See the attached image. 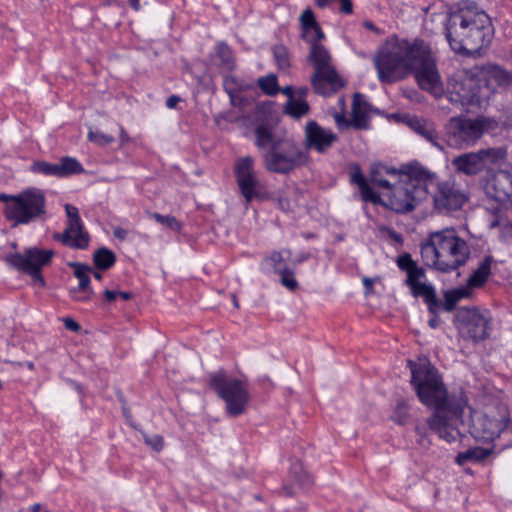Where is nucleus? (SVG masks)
Instances as JSON below:
<instances>
[{
    "instance_id": "obj_60",
    "label": "nucleus",
    "mask_w": 512,
    "mask_h": 512,
    "mask_svg": "<svg viewBox=\"0 0 512 512\" xmlns=\"http://www.w3.org/2000/svg\"><path fill=\"white\" fill-rule=\"evenodd\" d=\"M363 26L366 29H368V30H370V31H372V32H374L376 34H380L381 33V30L377 26H375L373 22H371L369 20L364 21L363 22Z\"/></svg>"
},
{
    "instance_id": "obj_35",
    "label": "nucleus",
    "mask_w": 512,
    "mask_h": 512,
    "mask_svg": "<svg viewBox=\"0 0 512 512\" xmlns=\"http://www.w3.org/2000/svg\"><path fill=\"white\" fill-rule=\"evenodd\" d=\"M31 171L38 174H43L46 176H56L59 177V170L57 163H49L45 161H35L31 165Z\"/></svg>"
},
{
    "instance_id": "obj_57",
    "label": "nucleus",
    "mask_w": 512,
    "mask_h": 512,
    "mask_svg": "<svg viewBox=\"0 0 512 512\" xmlns=\"http://www.w3.org/2000/svg\"><path fill=\"white\" fill-rule=\"evenodd\" d=\"M349 120L350 119H347L343 114H337L335 116V121L339 127H351Z\"/></svg>"
},
{
    "instance_id": "obj_14",
    "label": "nucleus",
    "mask_w": 512,
    "mask_h": 512,
    "mask_svg": "<svg viewBox=\"0 0 512 512\" xmlns=\"http://www.w3.org/2000/svg\"><path fill=\"white\" fill-rule=\"evenodd\" d=\"M67 227L62 234H56L55 239L60 240L64 245L75 249H86L89 245L90 236L85 230L77 207L66 204Z\"/></svg>"
},
{
    "instance_id": "obj_43",
    "label": "nucleus",
    "mask_w": 512,
    "mask_h": 512,
    "mask_svg": "<svg viewBox=\"0 0 512 512\" xmlns=\"http://www.w3.org/2000/svg\"><path fill=\"white\" fill-rule=\"evenodd\" d=\"M280 274V281L283 286L288 288L291 291H294L298 287V282L294 277V272L292 270H289L287 268H284L282 270H279L278 272Z\"/></svg>"
},
{
    "instance_id": "obj_4",
    "label": "nucleus",
    "mask_w": 512,
    "mask_h": 512,
    "mask_svg": "<svg viewBox=\"0 0 512 512\" xmlns=\"http://www.w3.org/2000/svg\"><path fill=\"white\" fill-rule=\"evenodd\" d=\"M254 144L267 149L263 154L264 167L272 173L288 174L309 162V153L296 141L279 135L275 125L261 122L254 129Z\"/></svg>"
},
{
    "instance_id": "obj_49",
    "label": "nucleus",
    "mask_w": 512,
    "mask_h": 512,
    "mask_svg": "<svg viewBox=\"0 0 512 512\" xmlns=\"http://www.w3.org/2000/svg\"><path fill=\"white\" fill-rule=\"evenodd\" d=\"M425 303L427 304L428 306V310L431 314L433 315H437V313L439 312L441 306H443L441 304V302L439 301V299L437 298L436 296V293L434 292L433 293V300H430L429 298H427L425 300Z\"/></svg>"
},
{
    "instance_id": "obj_12",
    "label": "nucleus",
    "mask_w": 512,
    "mask_h": 512,
    "mask_svg": "<svg viewBox=\"0 0 512 512\" xmlns=\"http://www.w3.org/2000/svg\"><path fill=\"white\" fill-rule=\"evenodd\" d=\"M455 321L460 335L474 343L490 336L492 317L488 311L481 312L476 307H460L456 312Z\"/></svg>"
},
{
    "instance_id": "obj_39",
    "label": "nucleus",
    "mask_w": 512,
    "mask_h": 512,
    "mask_svg": "<svg viewBox=\"0 0 512 512\" xmlns=\"http://www.w3.org/2000/svg\"><path fill=\"white\" fill-rule=\"evenodd\" d=\"M408 287L410 288L411 293L414 297H423L424 301L427 298L433 300V293L435 292V289L431 285H427L423 282H418Z\"/></svg>"
},
{
    "instance_id": "obj_41",
    "label": "nucleus",
    "mask_w": 512,
    "mask_h": 512,
    "mask_svg": "<svg viewBox=\"0 0 512 512\" xmlns=\"http://www.w3.org/2000/svg\"><path fill=\"white\" fill-rule=\"evenodd\" d=\"M361 197L364 202H371L373 204L384 205L385 200H382L380 195L373 191V189L365 183L360 188Z\"/></svg>"
},
{
    "instance_id": "obj_42",
    "label": "nucleus",
    "mask_w": 512,
    "mask_h": 512,
    "mask_svg": "<svg viewBox=\"0 0 512 512\" xmlns=\"http://www.w3.org/2000/svg\"><path fill=\"white\" fill-rule=\"evenodd\" d=\"M87 138L98 146H105L114 141V137L100 131L89 130Z\"/></svg>"
},
{
    "instance_id": "obj_62",
    "label": "nucleus",
    "mask_w": 512,
    "mask_h": 512,
    "mask_svg": "<svg viewBox=\"0 0 512 512\" xmlns=\"http://www.w3.org/2000/svg\"><path fill=\"white\" fill-rule=\"evenodd\" d=\"M280 92L285 94L288 97V99H295L293 96L294 90L292 86H285L283 88H280Z\"/></svg>"
},
{
    "instance_id": "obj_19",
    "label": "nucleus",
    "mask_w": 512,
    "mask_h": 512,
    "mask_svg": "<svg viewBox=\"0 0 512 512\" xmlns=\"http://www.w3.org/2000/svg\"><path fill=\"white\" fill-rule=\"evenodd\" d=\"M311 84L316 93L329 96L340 90L344 86V81L332 67L314 72L311 76Z\"/></svg>"
},
{
    "instance_id": "obj_26",
    "label": "nucleus",
    "mask_w": 512,
    "mask_h": 512,
    "mask_svg": "<svg viewBox=\"0 0 512 512\" xmlns=\"http://www.w3.org/2000/svg\"><path fill=\"white\" fill-rule=\"evenodd\" d=\"M492 256H486L479 264L477 269L470 275L467 280L468 287L479 288L485 284L491 274Z\"/></svg>"
},
{
    "instance_id": "obj_30",
    "label": "nucleus",
    "mask_w": 512,
    "mask_h": 512,
    "mask_svg": "<svg viewBox=\"0 0 512 512\" xmlns=\"http://www.w3.org/2000/svg\"><path fill=\"white\" fill-rule=\"evenodd\" d=\"M70 266L74 268V276L79 280V284L77 287H74L73 289L78 290H84V289H92L90 285V272H92V269L81 263H70Z\"/></svg>"
},
{
    "instance_id": "obj_37",
    "label": "nucleus",
    "mask_w": 512,
    "mask_h": 512,
    "mask_svg": "<svg viewBox=\"0 0 512 512\" xmlns=\"http://www.w3.org/2000/svg\"><path fill=\"white\" fill-rule=\"evenodd\" d=\"M324 37V32L322 31L318 23L308 28L302 33V38L306 42L310 43L311 47L314 45H321L319 41L324 39Z\"/></svg>"
},
{
    "instance_id": "obj_11",
    "label": "nucleus",
    "mask_w": 512,
    "mask_h": 512,
    "mask_svg": "<svg viewBox=\"0 0 512 512\" xmlns=\"http://www.w3.org/2000/svg\"><path fill=\"white\" fill-rule=\"evenodd\" d=\"M210 387L225 401L229 415L236 417L245 413L250 395L243 381L228 379L218 372L210 376Z\"/></svg>"
},
{
    "instance_id": "obj_40",
    "label": "nucleus",
    "mask_w": 512,
    "mask_h": 512,
    "mask_svg": "<svg viewBox=\"0 0 512 512\" xmlns=\"http://www.w3.org/2000/svg\"><path fill=\"white\" fill-rule=\"evenodd\" d=\"M151 216L158 223L168 227L169 229H171L173 231H179L181 229V224L179 223V221L174 216L162 215V214H159V213H156V212L152 213Z\"/></svg>"
},
{
    "instance_id": "obj_21",
    "label": "nucleus",
    "mask_w": 512,
    "mask_h": 512,
    "mask_svg": "<svg viewBox=\"0 0 512 512\" xmlns=\"http://www.w3.org/2000/svg\"><path fill=\"white\" fill-rule=\"evenodd\" d=\"M369 104L365 96L361 93H355L352 100L351 118L349 124L357 130H366L369 128Z\"/></svg>"
},
{
    "instance_id": "obj_20",
    "label": "nucleus",
    "mask_w": 512,
    "mask_h": 512,
    "mask_svg": "<svg viewBox=\"0 0 512 512\" xmlns=\"http://www.w3.org/2000/svg\"><path fill=\"white\" fill-rule=\"evenodd\" d=\"M492 196L498 201H505L512 196V167L498 170L489 182Z\"/></svg>"
},
{
    "instance_id": "obj_6",
    "label": "nucleus",
    "mask_w": 512,
    "mask_h": 512,
    "mask_svg": "<svg viewBox=\"0 0 512 512\" xmlns=\"http://www.w3.org/2000/svg\"><path fill=\"white\" fill-rule=\"evenodd\" d=\"M419 39L409 42L401 40L393 46L380 49L374 57L378 78L383 83H394L410 74V67L419 47Z\"/></svg>"
},
{
    "instance_id": "obj_16",
    "label": "nucleus",
    "mask_w": 512,
    "mask_h": 512,
    "mask_svg": "<svg viewBox=\"0 0 512 512\" xmlns=\"http://www.w3.org/2000/svg\"><path fill=\"white\" fill-rule=\"evenodd\" d=\"M253 165L254 160L250 156L240 158L235 164L237 184L247 203H250L253 198L259 196L257 191L259 181Z\"/></svg>"
},
{
    "instance_id": "obj_29",
    "label": "nucleus",
    "mask_w": 512,
    "mask_h": 512,
    "mask_svg": "<svg viewBox=\"0 0 512 512\" xmlns=\"http://www.w3.org/2000/svg\"><path fill=\"white\" fill-rule=\"evenodd\" d=\"M93 262L97 269L107 270L115 264L116 255L112 250L102 247L94 252Z\"/></svg>"
},
{
    "instance_id": "obj_9",
    "label": "nucleus",
    "mask_w": 512,
    "mask_h": 512,
    "mask_svg": "<svg viewBox=\"0 0 512 512\" xmlns=\"http://www.w3.org/2000/svg\"><path fill=\"white\" fill-rule=\"evenodd\" d=\"M410 74L414 75L422 90L431 93L436 98L443 95V83L436 62L422 40H420L419 47L415 50Z\"/></svg>"
},
{
    "instance_id": "obj_61",
    "label": "nucleus",
    "mask_w": 512,
    "mask_h": 512,
    "mask_svg": "<svg viewBox=\"0 0 512 512\" xmlns=\"http://www.w3.org/2000/svg\"><path fill=\"white\" fill-rule=\"evenodd\" d=\"M127 234H128V232L125 229H122V228H116L114 230V236L117 239H120V240H125L126 237H127Z\"/></svg>"
},
{
    "instance_id": "obj_63",
    "label": "nucleus",
    "mask_w": 512,
    "mask_h": 512,
    "mask_svg": "<svg viewBox=\"0 0 512 512\" xmlns=\"http://www.w3.org/2000/svg\"><path fill=\"white\" fill-rule=\"evenodd\" d=\"M363 285L366 288L367 292H371L373 289L374 281L371 278L364 277Z\"/></svg>"
},
{
    "instance_id": "obj_33",
    "label": "nucleus",
    "mask_w": 512,
    "mask_h": 512,
    "mask_svg": "<svg viewBox=\"0 0 512 512\" xmlns=\"http://www.w3.org/2000/svg\"><path fill=\"white\" fill-rule=\"evenodd\" d=\"M257 85L262 92L268 96H275L280 92L277 76L275 74H269L259 78Z\"/></svg>"
},
{
    "instance_id": "obj_1",
    "label": "nucleus",
    "mask_w": 512,
    "mask_h": 512,
    "mask_svg": "<svg viewBox=\"0 0 512 512\" xmlns=\"http://www.w3.org/2000/svg\"><path fill=\"white\" fill-rule=\"evenodd\" d=\"M411 371V386L419 401L433 409L428 418L432 431L448 443L460 437L459 424L463 423V414L468 400L463 392L449 393L438 369L426 358L417 362L408 360Z\"/></svg>"
},
{
    "instance_id": "obj_52",
    "label": "nucleus",
    "mask_w": 512,
    "mask_h": 512,
    "mask_svg": "<svg viewBox=\"0 0 512 512\" xmlns=\"http://www.w3.org/2000/svg\"><path fill=\"white\" fill-rule=\"evenodd\" d=\"M270 260L273 262V266L276 272H279V270H282L283 268L280 266V264L283 261V256L281 252L275 251L271 254Z\"/></svg>"
},
{
    "instance_id": "obj_45",
    "label": "nucleus",
    "mask_w": 512,
    "mask_h": 512,
    "mask_svg": "<svg viewBox=\"0 0 512 512\" xmlns=\"http://www.w3.org/2000/svg\"><path fill=\"white\" fill-rule=\"evenodd\" d=\"M69 295L74 301L89 302L94 297V291H93V289H84V290L70 289Z\"/></svg>"
},
{
    "instance_id": "obj_3",
    "label": "nucleus",
    "mask_w": 512,
    "mask_h": 512,
    "mask_svg": "<svg viewBox=\"0 0 512 512\" xmlns=\"http://www.w3.org/2000/svg\"><path fill=\"white\" fill-rule=\"evenodd\" d=\"M492 37L493 27L484 11L462 6L449 14L446 38L453 51L474 55L487 47Z\"/></svg>"
},
{
    "instance_id": "obj_38",
    "label": "nucleus",
    "mask_w": 512,
    "mask_h": 512,
    "mask_svg": "<svg viewBox=\"0 0 512 512\" xmlns=\"http://www.w3.org/2000/svg\"><path fill=\"white\" fill-rule=\"evenodd\" d=\"M216 53L217 56L221 59V63L227 68V69H233L234 68V58L232 55V51L230 47L224 43H218L216 47Z\"/></svg>"
},
{
    "instance_id": "obj_17",
    "label": "nucleus",
    "mask_w": 512,
    "mask_h": 512,
    "mask_svg": "<svg viewBox=\"0 0 512 512\" xmlns=\"http://www.w3.org/2000/svg\"><path fill=\"white\" fill-rule=\"evenodd\" d=\"M338 137L329 129L321 127L316 121H309L305 126V150H315L320 154L326 153Z\"/></svg>"
},
{
    "instance_id": "obj_23",
    "label": "nucleus",
    "mask_w": 512,
    "mask_h": 512,
    "mask_svg": "<svg viewBox=\"0 0 512 512\" xmlns=\"http://www.w3.org/2000/svg\"><path fill=\"white\" fill-rule=\"evenodd\" d=\"M451 163L456 172L467 176L477 175L484 170L477 152L461 154L453 158Z\"/></svg>"
},
{
    "instance_id": "obj_54",
    "label": "nucleus",
    "mask_w": 512,
    "mask_h": 512,
    "mask_svg": "<svg viewBox=\"0 0 512 512\" xmlns=\"http://www.w3.org/2000/svg\"><path fill=\"white\" fill-rule=\"evenodd\" d=\"M64 326L67 330L78 332L81 329V326L73 319L66 318L64 319Z\"/></svg>"
},
{
    "instance_id": "obj_50",
    "label": "nucleus",
    "mask_w": 512,
    "mask_h": 512,
    "mask_svg": "<svg viewBox=\"0 0 512 512\" xmlns=\"http://www.w3.org/2000/svg\"><path fill=\"white\" fill-rule=\"evenodd\" d=\"M351 181L352 183L357 184L359 188L367 183L359 166H355L354 171L351 173Z\"/></svg>"
},
{
    "instance_id": "obj_8",
    "label": "nucleus",
    "mask_w": 512,
    "mask_h": 512,
    "mask_svg": "<svg viewBox=\"0 0 512 512\" xmlns=\"http://www.w3.org/2000/svg\"><path fill=\"white\" fill-rule=\"evenodd\" d=\"M4 212L9 221H14V225L28 224L45 215V196L39 189H27L17 196H11Z\"/></svg>"
},
{
    "instance_id": "obj_5",
    "label": "nucleus",
    "mask_w": 512,
    "mask_h": 512,
    "mask_svg": "<svg viewBox=\"0 0 512 512\" xmlns=\"http://www.w3.org/2000/svg\"><path fill=\"white\" fill-rule=\"evenodd\" d=\"M421 256L425 265L442 273H450L466 264L470 248L455 229L431 232L421 244Z\"/></svg>"
},
{
    "instance_id": "obj_22",
    "label": "nucleus",
    "mask_w": 512,
    "mask_h": 512,
    "mask_svg": "<svg viewBox=\"0 0 512 512\" xmlns=\"http://www.w3.org/2000/svg\"><path fill=\"white\" fill-rule=\"evenodd\" d=\"M409 127L419 136L424 138L432 146L443 150L440 137L433 122L419 117H413L408 122Z\"/></svg>"
},
{
    "instance_id": "obj_34",
    "label": "nucleus",
    "mask_w": 512,
    "mask_h": 512,
    "mask_svg": "<svg viewBox=\"0 0 512 512\" xmlns=\"http://www.w3.org/2000/svg\"><path fill=\"white\" fill-rule=\"evenodd\" d=\"M414 429L417 435V444L423 449H428L431 445V440L428 437V429L432 430L428 424V420L426 422L417 421Z\"/></svg>"
},
{
    "instance_id": "obj_64",
    "label": "nucleus",
    "mask_w": 512,
    "mask_h": 512,
    "mask_svg": "<svg viewBox=\"0 0 512 512\" xmlns=\"http://www.w3.org/2000/svg\"><path fill=\"white\" fill-rule=\"evenodd\" d=\"M118 297L124 301H128L133 297V294L128 291H118Z\"/></svg>"
},
{
    "instance_id": "obj_59",
    "label": "nucleus",
    "mask_w": 512,
    "mask_h": 512,
    "mask_svg": "<svg viewBox=\"0 0 512 512\" xmlns=\"http://www.w3.org/2000/svg\"><path fill=\"white\" fill-rule=\"evenodd\" d=\"M119 140L122 146L131 141V138L128 136L127 132L123 127H120Z\"/></svg>"
},
{
    "instance_id": "obj_32",
    "label": "nucleus",
    "mask_w": 512,
    "mask_h": 512,
    "mask_svg": "<svg viewBox=\"0 0 512 512\" xmlns=\"http://www.w3.org/2000/svg\"><path fill=\"white\" fill-rule=\"evenodd\" d=\"M59 170V177H65L72 174H80L84 171L80 162L77 159L65 156L57 163Z\"/></svg>"
},
{
    "instance_id": "obj_44",
    "label": "nucleus",
    "mask_w": 512,
    "mask_h": 512,
    "mask_svg": "<svg viewBox=\"0 0 512 512\" xmlns=\"http://www.w3.org/2000/svg\"><path fill=\"white\" fill-rule=\"evenodd\" d=\"M408 403L405 400H400L395 408L394 420L398 424H405L408 419Z\"/></svg>"
},
{
    "instance_id": "obj_55",
    "label": "nucleus",
    "mask_w": 512,
    "mask_h": 512,
    "mask_svg": "<svg viewBox=\"0 0 512 512\" xmlns=\"http://www.w3.org/2000/svg\"><path fill=\"white\" fill-rule=\"evenodd\" d=\"M277 202H278V207L285 212L290 211L292 208L289 199L286 197H282V196L278 197Z\"/></svg>"
},
{
    "instance_id": "obj_47",
    "label": "nucleus",
    "mask_w": 512,
    "mask_h": 512,
    "mask_svg": "<svg viewBox=\"0 0 512 512\" xmlns=\"http://www.w3.org/2000/svg\"><path fill=\"white\" fill-rule=\"evenodd\" d=\"M145 443L151 446L155 451H161L164 447L163 438L159 435H153L151 437L145 436Z\"/></svg>"
},
{
    "instance_id": "obj_51",
    "label": "nucleus",
    "mask_w": 512,
    "mask_h": 512,
    "mask_svg": "<svg viewBox=\"0 0 512 512\" xmlns=\"http://www.w3.org/2000/svg\"><path fill=\"white\" fill-rule=\"evenodd\" d=\"M340 3L339 12L345 15L353 13V3L351 0H338Z\"/></svg>"
},
{
    "instance_id": "obj_58",
    "label": "nucleus",
    "mask_w": 512,
    "mask_h": 512,
    "mask_svg": "<svg viewBox=\"0 0 512 512\" xmlns=\"http://www.w3.org/2000/svg\"><path fill=\"white\" fill-rule=\"evenodd\" d=\"M181 101V98L177 95H171L167 101H166V106L167 108L169 109H174L176 108L177 104Z\"/></svg>"
},
{
    "instance_id": "obj_53",
    "label": "nucleus",
    "mask_w": 512,
    "mask_h": 512,
    "mask_svg": "<svg viewBox=\"0 0 512 512\" xmlns=\"http://www.w3.org/2000/svg\"><path fill=\"white\" fill-rule=\"evenodd\" d=\"M470 287H461V288H457V289H454L452 290V293L455 295V297H457V300H461V299H464V298H468L471 294L470 292Z\"/></svg>"
},
{
    "instance_id": "obj_46",
    "label": "nucleus",
    "mask_w": 512,
    "mask_h": 512,
    "mask_svg": "<svg viewBox=\"0 0 512 512\" xmlns=\"http://www.w3.org/2000/svg\"><path fill=\"white\" fill-rule=\"evenodd\" d=\"M300 23L302 33L313 25L317 24L314 13L311 9H306L302 12L300 16Z\"/></svg>"
},
{
    "instance_id": "obj_10",
    "label": "nucleus",
    "mask_w": 512,
    "mask_h": 512,
    "mask_svg": "<svg viewBox=\"0 0 512 512\" xmlns=\"http://www.w3.org/2000/svg\"><path fill=\"white\" fill-rule=\"evenodd\" d=\"M488 127V120L452 117L445 125L444 138L448 146L465 149L476 144Z\"/></svg>"
},
{
    "instance_id": "obj_24",
    "label": "nucleus",
    "mask_w": 512,
    "mask_h": 512,
    "mask_svg": "<svg viewBox=\"0 0 512 512\" xmlns=\"http://www.w3.org/2000/svg\"><path fill=\"white\" fill-rule=\"evenodd\" d=\"M396 264L401 271L406 272L407 278L405 284L407 286L421 282V279L425 278V269L419 267L409 253H403L398 256Z\"/></svg>"
},
{
    "instance_id": "obj_15",
    "label": "nucleus",
    "mask_w": 512,
    "mask_h": 512,
    "mask_svg": "<svg viewBox=\"0 0 512 512\" xmlns=\"http://www.w3.org/2000/svg\"><path fill=\"white\" fill-rule=\"evenodd\" d=\"M467 201L466 194L454 180L438 181L433 194L434 208L440 213L460 209Z\"/></svg>"
},
{
    "instance_id": "obj_31",
    "label": "nucleus",
    "mask_w": 512,
    "mask_h": 512,
    "mask_svg": "<svg viewBox=\"0 0 512 512\" xmlns=\"http://www.w3.org/2000/svg\"><path fill=\"white\" fill-rule=\"evenodd\" d=\"M284 112L298 119L309 112V104L303 99H288L284 107Z\"/></svg>"
},
{
    "instance_id": "obj_2",
    "label": "nucleus",
    "mask_w": 512,
    "mask_h": 512,
    "mask_svg": "<svg viewBox=\"0 0 512 512\" xmlns=\"http://www.w3.org/2000/svg\"><path fill=\"white\" fill-rule=\"evenodd\" d=\"M435 179L436 174L418 162L403 164L399 169L383 166L372 175L375 185L389 190L384 206L400 214L414 211L428 197V187Z\"/></svg>"
},
{
    "instance_id": "obj_18",
    "label": "nucleus",
    "mask_w": 512,
    "mask_h": 512,
    "mask_svg": "<svg viewBox=\"0 0 512 512\" xmlns=\"http://www.w3.org/2000/svg\"><path fill=\"white\" fill-rule=\"evenodd\" d=\"M485 90L507 89L512 85V72L496 64L479 66Z\"/></svg>"
},
{
    "instance_id": "obj_13",
    "label": "nucleus",
    "mask_w": 512,
    "mask_h": 512,
    "mask_svg": "<svg viewBox=\"0 0 512 512\" xmlns=\"http://www.w3.org/2000/svg\"><path fill=\"white\" fill-rule=\"evenodd\" d=\"M54 255L52 250L27 248L22 253H14L7 256L9 265L31 276L34 283L45 286V280L41 275L43 267L47 266Z\"/></svg>"
},
{
    "instance_id": "obj_28",
    "label": "nucleus",
    "mask_w": 512,
    "mask_h": 512,
    "mask_svg": "<svg viewBox=\"0 0 512 512\" xmlns=\"http://www.w3.org/2000/svg\"><path fill=\"white\" fill-rule=\"evenodd\" d=\"M481 158V163L485 169L488 165H495L505 160L507 156V150L504 147H491L486 149H480L477 151Z\"/></svg>"
},
{
    "instance_id": "obj_25",
    "label": "nucleus",
    "mask_w": 512,
    "mask_h": 512,
    "mask_svg": "<svg viewBox=\"0 0 512 512\" xmlns=\"http://www.w3.org/2000/svg\"><path fill=\"white\" fill-rule=\"evenodd\" d=\"M308 60L313 65L314 72L333 67L331 55L322 44L311 47Z\"/></svg>"
},
{
    "instance_id": "obj_27",
    "label": "nucleus",
    "mask_w": 512,
    "mask_h": 512,
    "mask_svg": "<svg viewBox=\"0 0 512 512\" xmlns=\"http://www.w3.org/2000/svg\"><path fill=\"white\" fill-rule=\"evenodd\" d=\"M493 453V449L482 447H473L466 451L460 452L456 456V463L464 465L467 462H480L485 460Z\"/></svg>"
},
{
    "instance_id": "obj_48",
    "label": "nucleus",
    "mask_w": 512,
    "mask_h": 512,
    "mask_svg": "<svg viewBox=\"0 0 512 512\" xmlns=\"http://www.w3.org/2000/svg\"><path fill=\"white\" fill-rule=\"evenodd\" d=\"M457 302V297H455L452 291L446 292L443 303L444 310L447 312H451L455 308Z\"/></svg>"
},
{
    "instance_id": "obj_56",
    "label": "nucleus",
    "mask_w": 512,
    "mask_h": 512,
    "mask_svg": "<svg viewBox=\"0 0 512 512\" xmlns=\"http://www.w3.org/2000/svg\"><path fill=\"white\" fill-rule=\"evenodd\" d=\"M104 301L107 303H112L118 297V291L108 290L106 289L103 292Z\"/></svg>"
},
{
    "instance_id": "obj_7",
    "label": "nucleus",
    "mask_w": 512,
    "mask_h": 512,
    "mask_svg": "<svg viewBox=\"0 0 512 512\" xmlns=\"http://www.w3.org/2000/svg\"><path fill=\"white\" fill-rule=\"evenodd\" d=\"M447 90L451 103L468 111L480 107L485 91L479 66L455 71L448 79Z\"/></svg>"
},
{
    "instance_id": "obj_36",
    "label": "nucleus",
    "mask_w": 512,
    "mask_h": 512,
    "mask_svg": "<svg viewBox=\"0 0 512 512\" xmlns=\"http://www.w3.org/2000/svg\"><path fill=\"white\" fill-rule=\"evenodd\" d=\"M273 56L279 69L286 70L290 67V56L288 49L284 45H275L273 47Z\"/></svg>"
}]
</instances>
